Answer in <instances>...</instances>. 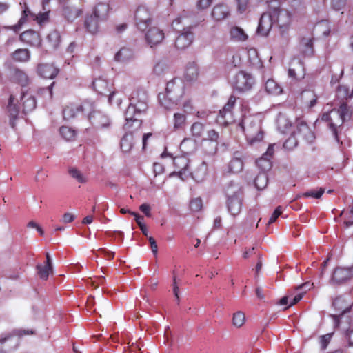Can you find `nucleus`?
Segmentation results:
<instances>
[{"mask_svg": "<svg viewBox=\"0 0 353 353\" xmlns=\"http://www.w3.org/2000/svg\"><path fill=\"white\" fill-rule=\"evenodd\" d=\"M83 112L82 105L78 103H70L64 107L63 110V117L65 121H70L77 118Z\"/></svg>", "mask_w": 353, "mask_h": 353, "instance_id": "obj_17", "label": "nucleus"}, {"mask_svg": "<svg viewBox=\"0 0 353 353\" xmlns=\"http://www.w3.org/2000/svg\"><path fill=\"white\" fill-rule=\"evenodd\" d=\"M240 126L249 144L254 145L263 139L261 124L258 120L245 117L242 120Z\"/></svg>", "mask_w": 353, "mask_h": 353, "instance_id": "obj_2", "label": "nucleus"}, {"mask_svg": "<svg viewBox=\"0 0 353 353\" xmlns=\"http://www.w3.org/2000/svg\"><path fill=\"white\" fill-rule=\"evenodd\" d=\"M282 214V208L281 206H278L274 211L273 212L272 216H270L268 225H270L276 221L279 216Z\"/></svg>", "mask_w": 353, "mask_h": 353, "instance_id": "obj_56", "label": "nucleus"}, {"mask_svg": "<svg viewBox=\"0 0 353 353\" xmlns=\"http://www.w3.org/2000/svg\"><path fill=\"white\" fill-rule=\"evenodd\" d=\"M12 59L17 62H26L30 58V52L26 48H19L11 54Z\"/></svg>", "mask_w": 353, "mask_h": 353, "instance_id": "obj_33", "label": "nucleus"}, {"mask_svg": "<svg viewBox=\"0 0 353 353\" xmlns=\"http://www.w3.org/2000/svg\"><path fill=\"white\" fill-rule=\"evenodd\" d=\"M21 101L23 105V112L25 114L32 112L37 106L35 98L28 94H23Z\"/></svg>", "mask_w": 353, "mask_h": 353, "instance_id": "obj_28", "label": "nucleus"}, {"mask_svg": "<svg viewBox=\"0 0 353 353\" xmlns=\"http://www.w3.org/2000/svg\"><path fill=\"white\" fill-rule=\"evenodd\" d=\"M59 70L53 64L40 63L37 66V72L39 76L44 79H52L55 78Z\"/></svg>", "mask_w": 353, "mask_h": 353, "instance_id": "obj_19", "label": "nucleus"}, {"mask_svg": "<svg viewBox=\"0 0 353 353\" xmlns=\"http://www.w3.org/2000/svg\"><path fill=\"white\" fill-rule=\"evenodd\" d=\"M268 7L269 6H268ZM274 23L272 14L270 13V8H268V11L263 13L260 18L257 32L261 36H267Z\"/></svg>", "mask_w": 353, "mask_h": 353, "instance_id": "obj_11", "label": "nucleus"}, {"mask_svg": "<svg viewBox=\"0 0 353 353\" xmlns=\"http://www.w3.org/2000/svg\"><path fill=\"white\" fill-rule=\"evenodd\" d=\"M230 15L229 8L224 3L215 5L211 12L212 19L216 21H221Z\"/></svg>", "mask_w": 353, "mask_h": 353, "instance_id": "obj_20", "label": "nucleus"}, {"mask_svg": "<svg viewBox=\"0 0 353 353\" xmlns=\"http://www.w3.org/2000/svg\"><path fill=\"white\" fill-rule=\"evenodd\" d=\"M129 99L130 104L127 108L129 115L131 114V111L141 114L147 110L148 95L145 90L137 89L133 91Z\"/></svg>", "mask_w": 353, "mask_h": 353, "instance_id": "obj_3", "label": "nucleus"}, {"mask_svg": "<svg viewBox=\"0 0 353 353\" xmlns=\"http://www.w3.org/2000/svg\"><path fill=\"white\" fill-rule=\"evenodd\" d=\"M188 173L192 179L196 182L203 181L208 174V165L205 162L201 161L196 167L193 168Z\"/></svg>", "mask_w": 353, "mask_h": 353, "instance_id": "obj_21", "label": "nucleus"}, {"mask_svg": "<svg viewBox=\"0 0 353 353\" xmlns=\"http://www.w3.org/2000/svg\"><path fill=\"white\" fill-rule=\"evenodd\" d=\"M239 153H235V156L229 162L228 168V172L232 174L239 173L243 168V162L241 157L237 156Z\"/></svg>", "mask_w": 353, "mask_h": 353, "instance_id": "obj_29", "label": "nucleus"}, {"mask_svg": "<svg viewBox=\"0 0 353 353\" xmlns=\"http://www.w3.org/2000/svg\"><path fill=\"white\" fill-rule=\"evenodd\" d=\"M70 175L77 180L80 183H85L87 182V178L81 173L80 170L75 168H70L68 170Z\"/></svg>", "mask_w": 353, "mask_h": 353, "instance_id": "obj_46", "label": "nucleus"}, {"mask_svg": "<svg viewBox=\"0 0 353 353\" xmlns=\"http://www.w3.org/2000/svg\"><path fill=\"white\" fill-rule=\"evenodd\" d=\"M136 112L131 111V114H128V110L125 112V123L124 124V129L128 132H132L141 128L142 125V120L135 117Z\"/></svg>", "mask_w": 353, "mask_h": 353, "instance_id": "obj_15", "label": "nucleus"}, {"mask_svg": "<svg viewBox=\"0 0 353 353\" xmlns=\"http://www.w3.org/2000/svg\"><path fill=\"white\" fill-rule=\"evenodd\" d=\"M297 145V141L294 135H291L283 143V148L292 150Z\"/></svg>", "mask_w": 353, "mask_h": 353, "instance_id": "obj_53", "label": "nucleus"}, {"mask_svg": "<svg viewBox=\"0 0 353 353\" xmlns=\"http://www.w3.org/2000/svg\"><path fill=\"white\" fill-rule=\"evenodd\" d=\"M245 322V314L241 311L233 314L232 323L236 327H241Z\"/></svg>", "mask_w": 353, "mask_h": 353, "instance_id": "obj_48", "label": "nucleus"}, {"mask_svg": "<svg viewBox=\"0 0 353 353\" xmlns=\"http://www.w3.org/2000/svg\"><path fill=\"white\" fill-rule=\"evenodd\" d=\"M237 3V10L240 13L244 12L248 6L249 0H236Z\"/></svg>", "mask_w": 353, "mask_h": 353, "instance_id": "obj_57", "label": "nucleus"}, {"mask_svg": "<svg viewBox=\"0 0 353 353\" xmlns=\"http://www.w3.org/2000/svg\"><path fill=\"white\" fill-rule=\"evenodd\" d=\"M10 4L7 2L0 1V17L6 14L10 9Z\"/></svg>", "mask_w": 353, "mask_h": 353, "instance_id": "obj_62", "label": "nucleus"}, {"mask_svg": "<svg viewBox=\"0 0 353 353\" xmlns=\"http://www.w3.org/2000/svg\"><path fill=\"white\" fill-rule=\"evenodd\" d=\"M140 210L145 214L146 216L150 217L151 213H150V206L147 203H143L139 207Z\"/></svg>", "mask_w": 353, "mask_h": 353, "instance_id": "obj_63", "label": "nucleus"}, {"mask_svg": "<svg viewBox=\"0 0 353 353\" xmlns=\"http://www.w3.org/2000/svg\"><path fill=\"white\" fill-rule=\"evenodd\" d=\"M90 123L97 128L108 127L110 124L109 118L101 111L94 110L89 114Z\"/></svg>", "mask_w": 353, "mask_h": 353, "instance_id": "obj_12", "label": "nucleus"}, {"mask_svg": "<svg viewBox=\"0 0 353 353\" xmlns=\"http://www.w3.org/2000/svg\"><path fill=\"white\" fill-rule=\"evenodd\" d=\"M19 39L23 43L34 47L39 46L41 43L39 32L31 29L23 32Z\"/></svg>", "mask_w": 353, "mask_h": 353, "instance_id": "obj_14", "label": "nucleus"}, {"mask_svg": "<svg viewBox=\"0 0 353 353\" xmlns=\"http://www.w3.org/2000/svg\"><path fill=\"white\" fill-rule=\"evenodd\" d=\"M347 0H332V6L335 10H340L344 8Z\"/></svg>", "mask_w": 353, "mask_h": 353, "instance_id": "obj_59", "label": "nucleus"}, {"mask_svg": "<svg viewBox=\"0 0 353 353\" xmlns=\"http://www.w3.org/2000/svg\"><path fill=\"white\" fill-rule=\"evenodd\" d=\"M324 193V189L320 188L318 190H312L303 193L301 195H297V197L303 196L305 198L312 197L314 199H319Z\"/></svg>", "mask_w": 353, "mask_h": 353, "instance_id": "obj_50", "label": "nucleus"}, {"mask_svg": "<svg viewBox=\"0 0 353 353\" xmlns=\"http://www.w3.org/2000/svg\"><path fill=\"white\" fill-rule=\"evenodd\" d=\"M212 3V0H199L196 3V7L199 10H204L208 8Z\"/></svg>", "mask_w": 353, "mask_h": 353, "instance_id": "obj_60", "label": "nucleus"}, {"mask_svg": "<svg viewBox=\"0 0 353 353\" xmlns=\"http://www.w3.org/2000/svg\"><path fill=\"white\" fill-rule=\"evenodd\" d=\"M17 75L19 82L22 86H26L28 84L29 79L25 73L23 72H17Z\"/></svg>", "mask_w": 353, "mask_h": 353, "instance_id": "obj_58", "label": "nucleus"}, {"mask_svg": "<svg viewBox=\"0 0 353 353\" xmlns=\"http://www.w3.org/2000/svg\"><path fill=\"white\" fill-rule=\"evenodd\" d=\"M31 14V12L28 8H26L23 10L22 12V16L21 17L20 19L19 20L17 24L14 25L12 29L14 30L15 32L18 31L21 26L26 23L27 21V17Z\"/></svg>", "mask_w": 353, "mask_h": 353, "instance_id": "obj_49", "label": "nucleus"}, {"mask_svg": "<svg viewBox=\"0 0 353 353\" xmlns=\"http://www.w3.org/2000/svg\"><path fill=\"white\" fill-rule=\"evenodd\" d=\"M181 150L185 154L194 153L197 150L196 140L192 138H185L180 144Z\"/></svg>", "mask_w": 353, "mask_h": 353, "instance_id": "obj_25", "label": "nucleus"}, {"mask_svg": "<svg viewBox=\"0 0 353 353\" xmlns=\"http://www.w3.org/2000/svg\"><path fill=\"white\" fill-rule=\"evenodd\" d=\"M205 125L201 122H194L192 124L190 131L192 139H201L204 133Z\"/></svg>", "mask_w": 353, "mask_h": 353, "instance_id": "obj_36", "label": "nucleus"}, {"mask_svg": "<svg viewBox=\"0 0 353 353\" xmlns=\"http://www.w3.org/2000/svg\"><path fill=\"white\" fill-rule=\"evenodd\" d=\"M268 183V177L263 172L259 173L254 179V185L257 189H263Z\"/></svg>", "mask_w": 353, "mask_h": 353, "instance_id": "obj_47", "label": "nucleus"}, {"mask_svg": "<svg viewBox=\"0 0 353 353\" xmlns=\"http://www.w3.org/2000/svg\"><path fill=\"white\" fill-rule=\"evenodd\" d=\"M194 39V34L190 28H185L183 32L176 39L175 46L177 49L184 50L190 46Z\"/></svg>", "mask_w": 353, "mask_h": 353, "instance_id": "obj_13", "label": "nucleus"}, {"mask_svg": "<svg viewBox=\"0 0 353 353\" xmlns=\"http://www.w3.org/2000/svg\"><path fill=\"white\" fill-rule=\"evenodd\" d=\"M299 49L303 57H310L313 56V39L303 38L300 41Z\"/></svg>", "mask_w": 353, "mask_h": 353, "instance_id": "obj_26", "label": "nucleus"}, {"mask_svg": "<svg viewBox=\"0 0 353 353\" xmlns=\"http://www.w3.org/2000/svg\"><path fill=\"white\" fill-rule=\"evenodd\" d=\"M225 193L228 199L242 195L241 186L234 183H230L225 189Z\"/></svg>", "mask_w": 353, "mask_h": 353, "instance_id": "obj_37", "label": "nucleus"}, {"mask_svg": "<svg viewBox=\"0 0 353 353\" xmlns=\"http://www.w3.org/2000/svg\"><path fill=\"white\" fill-rule=\"evenodd\" d=\"M203 206L202 200L200 198H196L191 200L190 203V208L192 210L197 212L199 211Z\"/></svg>", "mask_w": 353, "mask_h": 353, "instance_id": "obj_54", "label": "nucleus"}, {"mask_svg": "<svg viewBox=\"0 0 353 353\" xmlns=\"http://www.w3.org/2000/svg\"><path fill=\"white\" fill-rule=\"evenodd\" d=\"M173 165L175 168L174 172L179 176L186 175L189 172V160L185 156H178L173 159Z\"/></svg>", "mask_w": 353, "mask_h": 353, "instance_id": "obj_18", "label": "nucleus"}, {"mask_svg": "<svg viewBox=\"0 0 353 353\" xmlns=\"http://www.w3.org/2000/svg\"><path fill=\"white\" fill-rule=\"evenodd\" d=\"M203 139L216 143L219 145V134L216 130L212 129L207 132V137Z\"/></svg>", "mask_w": 353, "mask_h": 353, "instance_id": "obj_52", "label": "nucleus"}, {"mask_svg": "<svg viewBox=\"0 0 353 353\" xmlns=\"http://www.w3.org/2000/svg\"><path fill=\"white\" fill-rule=\"evenodd\" d=\"M236 97L231 95L222 110L219 111L217 117L218 121L225 125H227L234 121L232 109L236 103Z\"/></svg>", "mask_w": 353, "mask_h": 353, "instance_id": "obj_7", "label": "nucleus"}, {"mask_svg": "<svg viewBox=\"0 0 353 353\" xmlns=\"http://www.w3.org/2000/svg\"><path fill=\"white\" fill-rule=\"evenodd\" d=\"M241 196H236L227 199V207L229 212L232 216L239 214L241 210Z\"/></svg>", "mask_w": 353, "mask_h": 353, "instance_id": "obj_24", "label": "nucleus"}, {"mask_svg": "<svg viewBox=\"0 0 353 353\" xmlns=\"http://www.w3.org/2000/svg\"><path fill=\"white\" fill-rule=\"evenodd\" d=\"M108 101L110 104L116 105L117 106H120L122 103V99L119 97L118 92L116 91H112L108 93Z\"/></svg>", "mask_w": 353, "mask_h": 353, "instance_id": "obj_51", "label": "nucleus"}, {"mask_svg": "<svg viewBox=\"0 0 353 353\" xmlns=\"http://www.w3.org/2000/svg\"><path fill=\"white\" fill-rule=\"evenodd\" d=\"M134 19L139 30H146L152 21L150 10L145 6H139L135 11Z\"/></svg>", "mask_w": 353, "mask_h": 353, "instance_id": "obj_8", "label": "nucleus"}, {"mask_svg": "<svg viewBox=\"0 0 353 353\" xmlns=\"http://www.w3.org/2000/svg\"><path fill=\"white\" fill-rule=\"evenodd\" d=\"M230 34L231 38L236 41H244L248 39V35L244 30L238 26H234L230 28Z\"/></svg>", "mask_w": 353, "mask_h": 353, "instance_id": "obj_41", "label": "nucleus"}, {"mask_svg": "<svg viewBox=\"0 0 353 353\" xmlns=\"http://www.w3.org/2000/svg\"><path fill=\"white\" fill-rule=\"evenodd\" d=\"M109 5L105 3H99L96 5L93 10V15L98 19L105 20L109 12Z\"/></svg>", "mask_w": 353, "mask_h": 353, "instance_id": "obj_32", "label": "nucleus"}, {"mask_svg": "<svg viewBox=\"0 0 353 353\" xmlns=\"http://www.w3.org/2000/svg\"><path fill=\"white\" fill-rule=\"evenodd\" d=\"M61 137L66 141H72L74 139L77 132L72 128L68 126H62L59 129Z\"/></svg>", "mask_w": 353, "mask_h": 353, "instance_id": "obj_43", "label": "nucleus"}, {"mask_svg": "<svg viewBox=\"0 0 353 353\" xmlns=\"http://www.w3.org/2000/svg\"><path fill=\"white\" fill-rule=\"evenodd\" d=\"M270 13H272L274 23L280 30L281 37L283 43L287 45L289 42L288 30L292 21L291 14L287 10L281 8V2L279 0H271L268 2Z\"/></svg>", "mask_w": 353, "mask_h": 353, "instance_id": "obj_1", "label": "nucleus"}, {"mask_svg": "<svg viewBox=\"0 0 353 353\" xmlns=\"http://www.w3.org/2000/svg\"><path fill=\"white\" fill-rule=\"evenodd\" d=\"M165 38L163 30L157 26H152L148 29L145 34L146 43L151 47L160 44Z\"/></svg>", "mask_w": 353, "mask_h": 353, "instance_id": "obj_10", "label": "nucleus"}, {"mask_svg": "<svg viewBox=\"0 0 353 353\" xmlns=\"http://www.w3.org/2000/svg\"><path fill=\"white\" fill-rule=\"evenodd\" d=\"M345 338L350 346H353V330H348L345 333Z\"/></svg>", "mask_w": 353, "mask_h": 353, "instance_id": "obj_64", "label": "nucleus"}, {"mask_svg": "<svg viewBox=\"0 0 353 353\" xmlns=\"http://www.w3.org/2000/svg\"><path fill=\"white\" fill-rule=\"evenodd\" d=\"M17 99L13 95H10L7 105V111L10 117V125L12 128L15 127V120L17 119L19 109L17 105Z\"/></svg>", "mask_w": 353, "mask_h": 353, "instance_id": "obj_22", "label": "nucleus"}, {"mask_svg": "<svg viewBox=\"0 0 353 353\" xmlns=\"http://www.w3.org/2000/svg\"><path fill=\"white\" fill-rule=\"evenodd\" d=\"M353 277L351 268L337 267L334 269L330 280L331 285H340Z\"/></svg>", "mask_w": 353, "mask_h": 353, "instance_id": "obj_9", "label": "nucleus"}, {"mask_svg": "<svg viewBox=\"0 0 353 353\" xmlns=\"http://www.w3.org/2000/svg\"><path fill=\"white\" fill-rule=\"evenodd\" d=\"M173 130H183L187 124V116L183 112H175L172 120Z\"/></svg>", "mask_w": 353, "mask_h": 353, "instance_id": "obj_23", "label": "nucleus"}, {"mask_svg": "<svg viewBox=\"0 0 353 353\" xmlns=\"http://www.w3.org/2000/svg\"><path fill=\"white\" fill-rule=\"evenodd\" d=\"M92 85L94 90L100 94L108 95V93L110 92L109 83L104 79H95L92 82Z\"/></svg>", "mask_w": 353, "mask_h": 353, "instance_id": "obj_30", "label": "nucleus"}, {"mask_svg": "<svg viewBox=\"0 0 353 353\" xmlns=\"http://www.w3.org/2000/svg\"><path fill=\"white\" fill-rule=\"evenodd\" d=\"M256 163L257 166L261 169L262 172L263 173H265V171L270 170L272 168L271 159L264 156H262L261 158L258 159L256 161Z\"/></svg>", "mask_w": 353, "mask_h": 353, "instance_id": "obj_44", "label": "nucleus"}, {"mask_svg": "<svg viewBox=\"0 0 353 353\" xmlns=\"http://www.w3.org/2000/svg\"><path fill=\"white\" fill-rule=\"evenodd\" d=\"M134 145L133 134L132 132H126L121 138L120 146L123 152H129Z\"/></svg>", "mask_w": 353, "mask_h": 353, "instance_id": "obj_34", "label": "nucleus"}, {"mask_svg": "<svg viewBox=\"0 0 353 353\" xmlns=\"http://www.w3.org/2000/svg\"><path fill=\"white\" fill-rule=\"evenodd\" d=\"M321 120L327 123L330 130L332 132L335 139L339 141L338 128L341 127L344 123L339 111L334 108L327 112L323 113L321 116Z\"/></svg>", "mask_w": 353, "mask_h": 353, "instance_id": "obj_6", "label": "nucleus"}, {"mask_svg": "<svg viewBox=\"0 0 353 353\" xmlns=\"http://www.w3.org/2000/svg\"><path fill=\"white\" fill-rule=\"evenodd\" d=\"M302 102L308 108L314 107L317 102L318 97L313 90H305L301 94Z\"/></svg>", "mask_w": 353, "mask_h": 353, "instance_id": "obj_27", "label": "nucleus"}, {"mask_svg": "<svg viewBox=\"0 0 353 353\" xmlns=\"http://www.w3.org/2000/svg\"><path fill=\"white\" fill-rule=\"evenodd\" d=\"M313 285V283H311L310 282H306L303 284L299 285L296 287V290H302L301 292H299L296 295H295L294 297L290 296V303L288 307H291L295 304H296L299 301H301V299L303 298V294L309 290Z\"/></svg>", "mask_w": 353, "mask_h": 353, "instance_id": "obj_31", "label": "nucleus"}, {"mask_svg": "<svg viewBox=\"0 0 353 353\" xmlns=\"http://www.w3.org/2000/svg\"><path fill=\"white\" fill-rule=\"evenodd\" d=\"M166 97L173 103H177L183 96L184 84L181 79L174 78L167 83Z\"/></svg>", "mask_w": 353, "mask_h": 353, "instance_id": "obj_5", "label": "nucleus"}, {"mask_svg": "<svg viewBox=\"0 0 353 353\" xmlns=\"http://www.w3.org/2000/svg\"><path fill=\"white\" fill-rule=\"evenodd\" d=\"M201 148L204 154L209 156L216 154L218 150V144L205 139L201 141Z\"/></svg>", "mask_w": 353, "mask_h": 353, "instance_id": "obj_35", "label": "nucleus"}, {"mask_svg": "<svg viewBox=\"0 0 353 353\" xmlns=\"http://www.w3.org/2000/svg\"><path fill=\"white\" fill-rule=\"evenodd\" d=\"M36 268L39 277L43 280H47L50 272L52 271V267H50L47 265H43L39 264Z\"/></svg>", "mask_w": 353, "mask_h": 353, "instance_id": "obj_45", "label": "nucleus"}, {"mask_svg": "<svg viewBox=\"0 0 353 353\" xmlns=\"http://www.w3.org/2000/svg\"><path fill=\"white\" fill-rule=\"evenodd\" d=\"M99 21L101 20L98 19L93 14H91L90 17H87L85 21V26L87 30L92 34L96 33L99 29Z\"/></svg>", "mask_w": 353, "mask_h": 353, "instance_id": "obj_40", "label": "nucleus"}, {"mask_svg": "<svg viewBox=\"0 0 353 353\" xmlns=\"http://www.w3.org/2000/svg\"><path fill=\"white\" fill-rule=\"evenodd\" d=\"M200 74L199 66L194 61H189L185 68L183 78L188 82L195 81Z\"/></svg>", "mask_w": 353, "mask_h": 353, "instance_id": "obj_16", "label": "nucleus"}, {"mask_svg": "<svg viewBox=\"0 0 353 353\" xmlns=\"http://www.w3.org/2000/svg\"><path fill=\"white\" fill-rule=\"evenodd\" d=\"M133 58V52L128 48H122L115 54L114 59L117 61L125 62Z\"/></svg>", "mask_w": 353, "mask_h": 353, "instance_id": "obj_39", "label": "nucleus"}, {"mask_svg": "<svg viewBox=\"0 0 353 353\" xmlns=\"http://www.w3.org/2000/svg\"><path fill=\"white\" fill-rule=\"evenodd\" d=\"M255 84L254 77L245 71H239L233 78L232 85L239 92L250 91Z\"/></svg>", "mask_w": 353, "mask_h": 353, "instance_id": "obj_4", "label": "nucleus"}, {"mask_svg": "<svg viewBox=\"0 0 353 353\" xmlns=\"http://www.w3.org/2000/svg\"><path fill=\"white\" fill-rule=\"evenodd\" d=\"M128 212L133 216H134L135 217V221L137 222V223L138 224L139 227L144 225L145 223L143 222V216H141L139 215V214H137V212H132L130 210H128Z\"/></svg>", "mask_w": 353, "mask_h": 353, "instance_id": "obj_61", "label": "nucleus"}, {"mask_svg": "<svg viewBox=\"0 0 353 353\" xmlns=\"http://www.w3.org/2000/svg\"><path fill=\"white\" fill-rule=\"evenodd\" d=\"M267 92L274 95H279L282 92L281 87L272 79H269L265 83Z\"/></svg>", "mask_w": 353, "mask_h": 353, "instance_id": "obj_38", "label": "nucleus"}, {"mask_svg": "<svg viewBox=\"0 0 353 353\" xmlns=\"http://www.w3.org/2000/svg\"><path fill=\"white\" fill-rule=\"evenodd\" d=\"M339 111L340 116L344 122L349 121L351 119L352 114V110L351 107L347 105V103L343 102L339 108L336 109Z\"/></svg>", "mask_w": 353, "mask_h": 353, "instance_id": "obj_42", "label": "nucleus"}, {"mask_svg": "<svg viewBox=\"0 0 353 353\" xmlns=\"http://www.w3.org/2000/svg\"><path fill=\"white\" fill-rule=\"evenodd\" d=\"M333 333L327 334L325 335H322L320 337V343L321 348L325 350L327 348L328 344L330 343L331 339L332 337Z\"/></svg>", "mask_w": 353, "mask_h": 353, "instance_id": "obj_55", "label": "nucleus"}]
</instances>
